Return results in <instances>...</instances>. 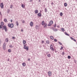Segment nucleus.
Wrapping results in <instances>:
<instances>
[{"mask_svg":"<svg viewBox=\"0 0 77 77\" xmlns=\"http://www.w3.org/2000/svg\"><path fill=\"white\" fill-rule=\"evenodd\" d=\"M42 25L43 26H44V27H45H45H46L47 26V23H45L44 21H42Z\"/></svg>","mask_w":77,"mask_h":77,"instance_id":"nucleus-1","label":"nucleus"},{"mask_svg":"<svg viewBox=\"0 0 77 77\" xmlns=\"http://www.w3.org/2000/svg\"><path fill=\"white\" fill-rule=\"evenodd\" d=\"M8 26L9 27H11V28H13V27H14V24H13V23H8Z\"/></svg>","mask_w":77,"mask_h":77,"instance_id":"nucleus-2","label":"nucleus"},{"mask_svg":"<svg viewBox=\"0 0 77 77\" xmlns=\"http://www.w3.org/2000/svg\"><path fill=\"white\" fill-rule=\"evenodd\" d=\"M26 45H24L23 48H24V49H25V50H26L27 51H28V50H29V47L28 46H26Z\"/></svg>","mask_w":77,"mask_h":77,"instance_id":"nucleus-3","label":"nucleus"},{"mask_svg":"<svg viewBox=\"0 0 77 77\" xmlns=\"http://www.w3.org/2000/svg\"><path fill=\"white\" fill-rule=\"evenodd\" d=\"M2 30H5V32H6L7 30H8V29H7V28H6V26H4L2 27Z\"/></svg>","mask_w":77,"mask_h":77,"instance_id":"nucleus-4","label":"nucleus"},{"mask_svg":"<svg viewBox=\"0 0 77 77\" xmlns=\"http://www.w3.org/2000/svg\"><path fill=\"white\" fill-rule=\"evenodd\" d=\"M50 48L51 50L52 51H54V49L53 48V45H50Z\"/></svg>","mask_w":77,"mask_h":77,"instance_id":"nucleus-5","label":"nucleus"},{"mask_svg":"<svg viewBox=\"0 0 77 77\" xmlns=\"http://www.w3.org/2000/svg\"><path fill=\"white\" fill-rule=\"evenodd\" d=\"M53 20H51V21H50V23L48 24V25L49 26H51V24H53Z\"/></svg>","mask_w":77,"mask_h":77,"instance_id":"nucleus-6","label":"nucleus"},{"mask_svg":"<svg viewBox=\"0 0 77 77\" xmlns=\"http://www.w3.org/2000/svg\"><path fill=\"white\" fill-rule=\"evenodd\" d=\"M0 6H1V8L2 9L3 8V7H4V5H3V3H1Z\"/></svg>","mask_w":77,"mask_h":77,"instance_id":"nucleus-7","label":"nucleus"},{"mask_svg":"<svg viewBox=\"0 0 77 77\" xmlns=\"http://www.w3.org/2000/svg\"><path fill=\"white\" fill-rule=\"evenodd\" d=\"M48 74L49 77L51 76V72H48Z\"/></svg>","mask_w":77,"mask_h":77,"instance_id":"nucleus-8","label":"nucleus"},{"mask_svg":"<svg viewBox=\"0 0 77 77\" xmlns=\"http://www.w3.org/2000/svg\"><path fill=\"white\" fill-rule=\"evenodd\" d=\"M35 14H36L38 13V10L36 9L35 11Z\"/></svg>","mask_w":77,"mask_h":77,"instance_id":"nucleus-9","label":"nucleus"},{"mask_svg":"<svg viewBox=\"0 0 77 77\" xmlns=\"http://www.w3.org/2000/svg\"><path fill=\"white\" fill-rule=\"evenodd\" d=\"M70 38L72 40L74 41H75V42H76V40H75V39H74V38H73L71 37H70Z\"/></svg>","mask_w":77,"mask_h":77,"instance_id":"nucleus-10","label":"nucleus"},{"mask_svg":"<svg viewBox=\"0 0 77 77\" xmlns=\"http://www.w3.org/2000/svg\"><path fill=\"white\" fill-rule=\"evenodd\" d=\"M30 26L32 27V26H33V23L32 22H31L30 23Z\"/></svg>","mask_w":77,"mask_h":77,"instance_id":"nucleus-11","label":"nucleus"},{"mask_svg":"<svg viewBox=\"0 0 77 77\" xmlns=\"http://www.w3.org/2000/svg\"><path fill=\"white\" fill-rule=\"evenodd\" d=\"M22 66H26V64L25 63H22Z\"/></svg>","mask_w":77,"mask_h":77,"instance_id":"nucleus-12","label":"nucleus"},{"mask_svg":"<svg viewBox=\"0 0 77 77\" xmlns=\"http://www.w3.org/2000/svg\"><path fill=\"white\" fill-rule=\"evenodd\" d=\"M37 15L38 16V17H41L42 15H41V14L40 13H38V14H37Z\"/></svg>","mask_w":77,"mask_h":77,"instance_id":"nucleus-13","label":"nucleus"},{"mask_svg":"<svg viewBox=\"0 0 77 77\" xmlns=\"http://www.w3.org/2000/svg\"><path fill=\"white\" fill-rule=\"evenodd\" d=\"M5 46H6V43H4L3 45V48H5Z\"/></svg>","mask_w":77,"mask_h":77,"instance_id":"nucleus-14","label":"nucleus"},{"mask_svg":"<svg viewBox=\"0 0 77 77\" xmlns=\"http://www.w3.org/2000/svg\"><path fill=\"white\" fill-rule=\"evenodd\" d=\"M23 44H25L26 43V41L24 40H23Z\"/></svg>","mask_w":77,"mask_h":77,"instance_id":"nucleus-15","label":"nucleus"},{"mask_svg":"<svg viewBox=\"0 0 77 77\" xmlns=\"http://www.w3.org/2000/svg\"><path fill=\"white\" fill-rule=\"evenodd\" d=\"M50 38H51V39H52V40L54 39V37H53V36H50Z\"/></svg>","mask_w":77,"mask_h":77,"instance_id":"nucleus-16","label":"nucleus"},{"mask_svg":"<svg viewBox=\"0 0 77 77\" xmlns=\"http://www.w3.org/2000/svg\"><path fill=\"white\" fill-rule=\"evenodd\" d=\"M1 26H3L4 25V23H3V22H1Z\"/></svg>","mask_w":77,"mask_h":77,"instance_id":"nucleus-17","label":"nucleus"},{"mask_svg":"<svg viewBox=\"0 0 77 77\" xmlns=\"http://www.w3.org/2000/svg\"><path fill=\"white\" fill-rule=\"evenodd\" d=\"M9 41V39H8V38H6L5 39V42H8Z\"/></svg>","mask_w":77,"mask_h":77,"instance_id":"nucleus-18","label":"nucleus"},{"mask_svg":"<svg viewBox=\"0 0 77 77\" xmlns=\"http://www.w3.org/2000/svg\"><path fill=\"white\" fill-rule=\"evenodd\" d=\"M47 56L48 57H51V55L50 54H48L47 55Z\"/></svg>","mask_w":77,"mask_h":77,"instance_id":"nucleus-19","label":"nucleus"},{"mask_svg":"<svg viewBox=\"0 0 77 77\" xmlns=\"http://www.w3.org/2000/svg\"><path fill=\"white\" fill-rule=\"evenodd\" d=\"M64 6L65 7H66V6H67V3H64Z\"/></svg>","mask_w":77,"mask_h":77,"instance_id":"nucleus-20","label":"nucleus"},{"mask_svg":"<svg viewBox=\"0 0 77 77\" xmlns=\"http://www.w3.org/2000/svg\"><path fill=\"white\" fill-rule=\"evenodd\" d=\"M21 6L22 8H24V7H25V6L23 4H22L21 5Z\"/></svg>","mask_w":77,"mask_h":77,"instance_id":"nucleus-21","label":"nucleus"},{"mask_svg":"<svg viewBox=\"0 0 77 77\" xmlns=\"http://www.w3.org/2000/svg\"><path fill=\"white\" fill-rule=\"evenodd\" d=\"M61 30H62V31H63V32H64V31H65V29L63 28H61Z\"/></svg>","mask_w":77,"mask_h":77,"instance_id":"nucleus-22","label":"nucleus"},{"mask_svg":"<svg viewBox=\"0 0 77 77\" xmlns=\"http://www.w3.org/2000/svg\"><path fill=\"white\" fill-rule=\"evenodd\" d=\"M4 21H5V23H6L7 21H8V20H7V19H5L4 20Z\"/></svg>","mask_w":77,"mask_h":77,"instance_id":"nucleus-23","label":"nucleus"},{"mask_svg":"<svg viewBox=\"0 0 77 77\" xmlns=\"http://www.w3.org/2000/svg\"><path fill=\"white\" fill-rule=\"evenodd\" d=\"M60 16H62V15H63V13L62 12H60Z\"/></svg>","mask_w":77,"mask_h":77,"instance_id":"nucleus-24","label":"nucleus"},{"mask_svg":"<svg viewBox=\"0 0 77 77\" xmlns=\"http://www.w3.org/2000/svg\"><path fill=\"white\" fill-rule=\"evenodd\" d=\"M16 24L17 26H18L19 24H18V21H17L16 22Z\"/></svg>","mask_w":77,"mask_h":77,"instance_id":"nucleus-25","label":"nucleus"},{"mask_svg":"<svg viewBox=\"0 0 77 77\" xmlns=\"http://www.w3.org/2000/svg\"><path fill=\"white\" fill-rule=\"evenodd\" d=\"M8 51L9 53H11V49H8Z\"/></svg>","mask_w":77,"mask_h":77,"instance_id":"nucleus-26","label":"nucleus"},{"mask_svg":"<svg viewBox=\"0 0 77 77\" xmlns=\"http://www.w3.org/2000/svg\"><path fill=\"white\" fill-rule=\"evenodd\" d=\"M65 34L66 35H67V36H69V34H68L66 32L65 33Z\"/></svg>","mask_w":77,"mask_h":77,"instance_id":"nucleus-27","label":"nucleus"},{"mask_svg":"<svg viewBox=\"0 0 77 77\" xmlns=\"http://www.w3.org/2000/svg\"><path fill=\"white\" fill-rule=\"evenodd\" d=\"M65 34L66 35H67V36H69V34H68L66 32L65 33Z\"/></svg>","mask_w":77,"mask_h":77,"instance_id":"nucleus-28","label":"nucleus"},{"mask_svg":"<svg viewBox=\"0 0 77 77\" xmlns=\"http://www.w3.org/2000/svg\"><path fill=\"white\" fill-rule=\"evenodd\" d=\"M63 47L62 46H61V48H60V50H62L63 49Z\"/></svg>","mask_w":77,"mask_h":77,"instance_id":"nucleus-29","label":"nucleus"},{"mask_svg":"<svg viewBox=\"0 0 77 77\" xmlns=\"http://www.w3.org/2000/svg\"><path fill=\"white\" fill-rule=\"evenodd\" d=\"M45 12H47V9L46 8L45 9Z\"/></svg>","mask_w":77,"mask_h":77,"instance_id":"nucleus-30","label":"nucleus"},{"mask_svg":"<svg viewBox=\"0 0 77 77\" xmlns=\"http://www.w3.org/2000/svg\"><path fill=\"white\" fill-rule=\"evenodd\" d=\"M58 43H59V44H60V45H62V43H60V42H58Z\"/></svg>","mask_w":77,"mask_h":77,"instance_id":"nucleus-31","label":"nucleus"},{"mask_svg":"<svg viewBox=\"0 0 77 77\" xmlns=\"http://www.w3.org/2000/svg\"><path fill=\"white\" fill-rule=\"evenodd\" d=\"M68 59H70L71 58V57L69 56H68Z\"/></svg>","mask_w":77,"mask_h":77,"instance_id":"nucleus-32","label":"nucleus"},{"mask_svg":"<svg viewBox=\"0 0 77 77\" xmlns=\"http://www.w3.org/2000/svg\"><path fill=\"white\" fill-rule=\"evenodd\" d=\"M54 41H55V42H57V39H54Z\"/></svg>","mask_w":77,"mask_h":77,"instance_id":"nucleus-33","label":"nucleus"},{"mask_svg":"<svg viewBox=\"0 0 77 77\" xmlns=\"http://www.w3.org/2000/svg\"><path fill=\"white\" fill-rule=\"evenodd\" d=\"M46 42L48 44H49V41H47Z\"/></svg>","mask_w":77,"mask_h":77,"instance_id":"nucleus-34","label":"nucleus"},{"mask_svg":"<svg viewBox=\"0 0 77 77\" xmlns=\"http://www.w3.org/2000/svg\"><path fill=\"white\" fill-rule=\"evenodd\" d=\"M57 31V29H54V31Z\"/></svg>","mask_w":77,"mask_h":77,"instance_id":"nucleus-35","label":"nucleus"},{"mask_svg":"<svg viewBox=\"0 0 77 77\" xmlns=\"http://www.w3.org/2000/svg\"><path fill=\"white\" fill-rule=\"evenodd\" d=\"M62 55H64V54H65V53H64V52H63L62 53Z\"/></svg>","mask_w":77,"mask_h":77,"instance_id":"nucleus-36","label":"nucleus"},{"mask_svg":"<svg viewBox=\"0 0 77 77\" xmlns=\"http://www.w3.org/2000/svg\"><path fill=\"white\" fill-rule=\"evenodd\" d=\"M10 47V48H12V45H10L9 46Z\"/></svg>","mask_w":77,"mask_h":77,"instance_id":"nucleus-37","label":"nucleus"},{"mask_svg":"<svg viewBox=\"0 0 77 77\" xmlns=\"http://www.w3.org/2000/svg\"><path fill=\"white\" fill-rule=\"evenodd\" d=\"M12 7H13V6H12V5H11L10 6V8H12Z\"/></svg>","mask_w":77,"mask_h":77,"instance_id":"nucleus-38","label":"nucleus"},{"mask_svg":"<svg viewBox=\"0 0 77 77\" xmlns=\"http://www.w3.org/2000/svg\"><path fill=\"white\" fill-rule=\"evenodd\" d=\"M42 44L44 43V41H42Z\"/></svg>","mask_w":77,"mask_h":77,"instance_id":"nucleus-39","label":"nucleus"},{"mask_svg":"<svg viewBox=\"0 0 77 77\" xmlns=\"http://www.w3.org/2000/svg\"><path fill=\"white\" fill-rule=\"evenodd\" d=\"M22 23H25V21H24V20H23V21H22Z\"/></svg>","mask_w":77,"mask_h":77,"instance_id":"nucleus-40","label":"nucleus"},{"mask_svg":"<svg viewBox=\"0 0 77 77\" xmlns=\"http://www.w3.org/2000/svg\"><path fill=\"white\" fill-rule=\"evenodd\" d=\"M38 26H36L35 27V28H36V29H38Z\"/></svg>","mask_w":77,"mask_h":77,"instance_id":"nucleus-41","label":"nucleus"},{"mask_svg":"<svg viewBox=\"0 0 77 77\" xmlns=\"http://www.w3.org/2000/svg\"><path fill=\"white\" fill-rule=\"evenodd\" d=\"M0 15L1 16L2 15V12H0Z\"/></svg>","mask_w":77,"mask_h":77,"instance_id":"nucleus-42","label":"nucleus"},{"mask_svg":"<svg viewBox=\"0 0 77 77\" xmlns=\"http://www.w3.org/2000/svg\"><path fill=\"white\" fill-rule=\"evenodd\" d=\"M2 43V41H1V40L0 39V44Z\"/></svg>","mask_w":77,"mask_h":77,"instance_id":"nucleus-43","label":"nucleus"},{"mask_svg":"<svg viewBox=\"0 0 77 77\" xmlns=\"http://www.w3.org/2000/svg\"><path fill=\"white\" fill-rule=\"evenodd\" d=\"M2 26H1V25H0V29H2Z\"/></svg>","mask_w":77,"mask_h":77,"instance_id":"nucleus-44","label":"nucleus"},{"mask_svg":"<svg viewBox=\"0 0 77 77\" xmlns=\"http://www.w3.org/2000/svg\"><path fill=\"white\" fill-rule=\"evenodd\" d=\"M12 38L13 39H15V37H13Z\"/></svg>","mask_w":77,"mask_h":77,"instance_id":"nucleus-45","label":"nucleus"},{"mask_svg":"<svg viewBox=\"0 0 77 77\" xmlns=\"http://www.w3.org/2000/svg\"><path fill=\"white\" fill-rule=\"evenodd\" d=\"M11 22H12V19H11Z\"/></svg>","mask_w":77,"mask_h":77,"instance_id":"nucleus-46","label":"nucleus"},{"mask_svg":"<svg viewBox=\"0 0 77 77\" xmlns=\"http://www.w3.org/2000/svg\"><path fill=\"white\" fill-rule=\"evenodd\" d=\"M21 32H23V29H21Z\"/></svg>","mask_w":77,"mask_h":77,"instance_id":"nucleus-47","label":"nucleus"},{"mask_svg":"<svg viewBox=\"0 0 77 77\" xmlns=\"http://www.w3.org/2000/svg\"><path fill=\"white\" fill-rule=\"evenodd\" d=\"M30 2H31L32 1H33V0H30Z\"/></svg>","mask_w":77,"mask_h":77,"instance_id":"nucleus-48","label":"nucleus"},{"mask_svg":"<svg viewBox=\"0 0 77 77\" xmlns=\"http://www.w3.org/2000/svg\"><path fill=\"white\" fill-rule=\"evenodd\" d=\"M75 63H76V61L75 60H74Z\"/></svg>","mask_w":77,"mask_h":77,"instance_id":"nucleus-49","label":"nucleus"},{"mask_svg":"<svg viewBox=\"0 0 77 77\" xmlns=\"http://www.w3.org/2000/svg\"><path fill=\"white\" fill-rule=\"evenodd\" d=\"M8 61H9V59H8Z\"/></svg>","mask_w":77,"mask_h":77,"instance_id":"nucleus-50","label":"nucleus"},{"mask_svg":"<svg viewBox=\"0 0 77 77\" xmlns=\"http://www.w3.org/2000/svg\"><path fill=\"white\" fill-rule=\"evenodd\" d=\"M28 60H29V61H30V59H28Z\"/></svg>","mask_w":77,"mask_h":77,"instance_id":"nucleus-51","label":"nucleus"},{"mask_svg":"<svg viewBox=\"0 0 77 77\" xmlns=\"http://www.w3.org/2000/svg\"><path fill=\"white\" fill-rule=\"evenodd\" d=\"M56 26H54V27H56Z\"/></svg>","mask_w":77,"mask_h":77,"instance_id":"nucleus-52","label":"nucleus"}]
</instances>
